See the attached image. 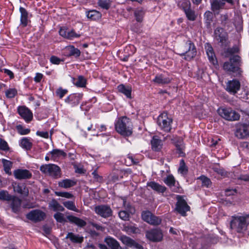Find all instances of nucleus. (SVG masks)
I'll use <instances>...</instances> for the list:
<instances>
[{
  "label": "nucleus",
  "mask_w": 249,
  "mask_h": 249,
  "mask_svg": "<svg viewBox=\"0 0 249 249\" xmlns=\"http://www.w3.org/2000/svg\"><path fill=\"white\" fill-rule=\"evenodd\" d=\"M240 52V47L235 45L232 47L224 49L222 53L224 57L229 59L228 61L223 63V69L226 72L232 74L236 77L241 76L243 72L241 68L242 58L238 54Z\"/></svg>",
  "instance_id": "nucleus-1"
},
{
  "label": "nucleus",
  "mask_w": 249,
  "mask_h": 249,
  "mask_svg": "<svg viewBox=\"0 0 249 249\" xmlns=\"http://www.w3.org/2000/svg\"><path fill=\"white\" fill-rule=\"evenodd\" d=\"M115 126L117 132L122 136H129L132 134V123L126 116L119 118L116 122Z\"/></svg>",
  "instance_id": "nucleus-2"
},
{
  "label": "nucleus",
  "mask_w": 249,
  "mask_h": 249,
  "mask_svg": "<svg viewBox=\"0 0 249 249\" xmlns=\"http://www.w3.org/2000/svg\"><path fill=\"white\" fill-rule=\"evenodd\" d=\"M249 224V214L243 216H232L230 227L237 232H242L247 230Z\"/></svg>",
  "instance_id": "nucleus-3"
},
{
  "label": "nucleus",
  "mask_w": 249,
  "mask_h": 249,
  "mask_svg": "<svg viewBox=\"0 0 249 249\" xmlns=\"http://www.w3.org/2000/svg\"><path fill=\"white\" fill-rule=\"evenodd\" d=\"M179 54L184 56V59L190 61L195 57L196 54V50L194 44L190 40H188L182 45L179 50Z\"/></svg>",
  "instance_id": "nucleus-4"
},
{
  "label": "nucleus",
  "mask_w": 249,
  "mask_h": 249,
  "mask_svg": "<svg viewBox=\"0 0 249 249\" xmlns=\"http://www.w3.org/2000/svg\"><path fill=\"white\" fill-rule=\"evenodd\" d=\"M40 170L43 173L48 175L54 178L61 177V169L59 166L54 164L42 165L40 167Z\"/></svg>",
  "instance_id": "nucleus-5"
},
{
  "label": "nucleus",
  "mask_w": 249,
  "mask_h": 249,
  "mask_svg": "<svg viewBox=\"0 0 249 249\" xmlns=\"http://www.w3.org/2000/svg\"><path fill=\"white\" fill-rule=\"evenodd\" d=\"M146 238L151 242H160L163 239L162 230L159 228H153L145 231Z\"/></svg>",
  "instance_id": "nucleus-6"
},
{
  "label": "nucleus",
  "mask_w": 249,
  "mask_h": 249,
  "mask_svg": "<svg viewBox=\"0 0 249 249\" xmlns=\"http://www.w3.org/2000/svg\"><path fill=\"white\" fill-rule=\"evenodd\" d=\"M214 34L215 38L220 43L221 46L226 47L230 45L228 34L224 31L223 28H216L214 31Z\"/></svg>",
  "instance_id": "nucleus-7"
},
{
  "label": "nucleus",
  "mask_w": 249,
  "mask_h": 249,
  "mask_svg": "<svg viewBox=\"0 0 249 249\" xmlns=\"http://www.w3.org/2000/svg\"><path fill=\"white\" fill-rule=\"evenodd\" d=\"M218 113L222 118L228 121H236L240 118V115L230 108H220L218 109Z\"/></svg>",
  "instance_id": "nucleus-8"
},
{
  "label": "nucleus",
  "mask_w": 249,
  "mask_h": 249,
  "mask_svg": "<svg viewBox=\"0 0 249 249\" xmlns=\"http://www.w3.org/2000/svg\"><path fill=\"white\" fill-rule=\"evenodd\" d=\"M172 119L169 118L167 113L163 112L158 118L157 123L160 128L166 132H169L171 129Z\"/></svg>",
  "instance_id": "nucleus-9"
},
{
  "label": "nucleus",
  "mask_w": 249,
  "mask_h": 249,
  "mask_svg": "<svg viewBox=\"0 0 249 249\" xmlns=\"http://www.w3.org/2000/svg\"><path fill=\"white\" fill-rule=\"evenodd\" d=\"M142 218L145 222L152 225H159L161 222L160 218L154 215L148 211L142 212Z\"/></svg>",
  "instance_id": "nucleus-10"
},
{
  "label": "nucleus",
  "mask_w": 249,
  "mask_h": 249,
  "mask_svg": "<svg viewBox=\"0 0 249 249\" xmlns=\"http://www.w3.org/2000/svg\"><path fill=\"white\" fill-rule=\"evenodd\" d=\"M46 217V213L40 210H34L26 214L29 220L34 222H38L43 220Z\"/></svg>",
  "instance_id": "nucleus-11"
},
{
  "label": "nucleus",
  "mask_w": 249,
  "mask_h": 249,
  "mask_svg": "<svg viewBox=\"0 0 249 249\" xmlns=\"http://www.w3.org/2000/svg\"><path fill=\"white\" fill-rule=\"evenodd\" d=\"M177 199L178 201L176 204V210L182 216H185L186 213L190 211V207L182 196L178 195L177 196Z\"/></svg>",
  "instance_id": "nucleus-12"
},
{
  "label": "nucleus",
  "mask_w": 249,
  "mask_h": 249,
  "mask_svg": "<svg viewBox=\"0 0 249 249\" xmlns=\"http://www.w3.org/2000/svg\"><path fill=\"white\" fill-rule=\"evenodd\" d=\"M240 83L237 79L229 80L226 83L225 90L231 94L234 95L240 89Z\"/></svg>",
  "instance_id": "nucleus-13"
},
{
  "label": "nucleus",
  "mask_w": 249,
  "mask_h": 249,
  "mask_svg": "<svg viewBox=\"0 0 249 249\" xmlns=\"http://www.w3.org/2000/svg\"><path fill=\"white\" fill-rule=\"evenodd\" d=\"M95 213L100 216L107 218L112 215V210L110 207L107 205H99L94 209Z\"/></svg>",
  "instance_id": "nucleus-14"
},
{
  "label": "nucleus",
  "mask_w": 249,
  "mask_h": 249,
  "mask_svg": "<svg viewBox=\"0 0 249 249\" xmlns=\"http://www.w3.org/2000/svg\"><path fill=\"white\" fill-rule=\"evenodd\" d=\"M119 239L122 241V242L126 246L136 248L137 249H143V247L140 244L136 242L134 240L131 239V238L126 236V235H122L120 237Z\"/></svg>",
  "instance_id": "nucleus-15"
},
{
  "label": "nucleus",
  "mask_w": 249,
  "mask_h": 249,
  "mask_svg": "<svg viewBox=\"0 0 249 249\" xmlns=\"http://www.w3.org/2000/svg\"><path fill=\"white\" fill-rule=\"evenodd\" d=\"M235 135L240 139L249 136V123L240 124L235 132Z\"/></svg>",
  "instance_id": "nucleus-16"
},
{
  "label": "nucleus",
  "mask_w": 249,
  "mask_h": 249,
  "mask_svg": "<svg viewBox=\"0 0 249 249\" xmlns=\"http://www.w3.org/2000/svg\"><path fill=\"white\" fill-rule=\"evenodd\" d=\"M13 174L15 177L18 179H26L30 178L32 176V173L28 170L18 169L15 170Z\"/></svg>",
  "instance_id": "nucleus-17"
},
{
  "label": "nucleus",
  "mask_w": 249,
  "mask_h": 249,
  "mask_svg": "<svg viewBox=\"0 0 249 249\" xmlns=\"http://www.w3.org/2000/svg\"><path fill=\"white\" fill-rule=\"evenodd\" d=\"M18 112L20 116L27 122H30L33 118L31 111L25 107H20L18 108Z\"/></svg>",
  "instance_id": "nucleus-18"
},
{
  "label": "nucleus",
  "mask_w": 249,
  "mask_h": 249,
  "mask_svg": "<svg viewBox=\"0 0 249 249\" xmlns=\"http://www.w3.org/2000/svg\"><path fill=\"white\" fill-rule=\"evenodd\" d=\"M14 190L15 192L22 195L24 196H27L29 195V190L28 188L24 183H18L14 182L12 184Z\"/></svg>",
  "instance_id": "nucleus-19"
},
{
  "label": "nucleus",
  "mask_w": 249,
  "mask_h": 249,
  "mask_svg": "<svg viewBox=\"0 0 249 249\" xmlns=\"http://www.w3.org/2000/svg\"><path fill=\"white\" fill-rule=\"evenodd\" d=\"M219 21L224 29L229 30L232 27V22L228 13L221 14L219 18Z\"/></svg>",
  "instance_id": "nucleus-20"
},
{
  "label": "nucleus",
  "mask_w": 249,
  "mask_h": 249,
  "mask_svg": "<svg viewBox=\"0 0 249 249\" xmlns=\"http://www.w3.org/2000/svg\"><path fill=\"white\" fill-rule=\"evenodd\" d=\"M82 97V94L80 93L71 94L65 99V102L71 104L72 107L77 106L79 104Z\"/></svg>",
  "instance_id": "nucleus-21"
},
{
  "label": "nucleus",
  "mask_w": 249,
  "mask_h": 249,
  "mask_svg": "<svg viewBox=\"0 0 249 249\" xmlns=\"http://www.w3.org/2000/svg\"><path fill=\"white\" fill-rule=\"evenodd\" d=\"M225 2L221 0H213L211 2V10L215 15L219 14V10L223 9Z\"/></svg>",
  "instance_id": "nucleus-22"
},
{
  "label": "nucleus",
  "mask_w": 249,
  "mask_h": 249,
  "mask_svg": "<svg viewBox=\"0 0 249 249\" xmlns=\"http://www.w3.org/2000/svg\"><path fill=\"white\" fill-rule=\"evenodd\" d=\"M152 148L155 151H160L163 145L162 142L157 136H154L151 141Z\"/></svg>",
  "instance_id": "nucleus-23"
},
{
  "label": "nucleus",
  "mask_w": 249,
  "mask_h": 249,
  "mask_svg": "<svg viewBox=\"0 0 249 249\" xmlns=\"http://www.w3.org/2000/svg\"><path fill=\"white\" fill-rule=\"evenodd\" d=\"M67 218L70 223L74 224L80 227H83L87 224L84 220L74 216L68 215L67 216Z\"/></svg>",
  "instance_id": "nucleus-24"
},
{
  "label": "nucleus",
  "mask_w": 249,
  "mask_h": 249,
  "mask_svg": "<svg viewBox=\"0 0 249 249\" xmlns=\"http://www.w3.org/2000/svg\"><path fill=\"white\" fill-rule=\"evenodd\" d=\"M12 200L11 207L12 209V211L14 213H18L19 212L20 209V206L21 204V200L19 198L17 197L12 196Z\"/></svg>",
  "instance_id": "nucleus-25"
},
{
  "label": "nucleus",
  "mask_w": 249,
  "mask_h": 249,
  "mask_svg": "<svg viewBox=\"0 0 249 249\" xmlns=\"http://www.w3.org/2000/svg\"><path fill=\"white\" fill-rule=\"evenodd\" d=\"M19 11L21 14L20 24L23 27H25L27 26L28 23V13L25 8L21 7L19 8Z\"/></svg>",
  "instance_id": "nucleus-26"
},
{
  "label": "nucleus",
  "mask_w": 249,
  "mask_h": 249,
  "mask_svg": "<svg viewBox=\"0 0 249 249\" xmlns=\"http://www.w3.org/2000/svg\"><path fill=\"white\" fill-rule=\"evenodd\" d=\"M66 238L70 239L72 242L74 243H81L84 241V237L83 236L74 234L72 232H68Z\"/></svg>",
  "instance_id": "nucleus-27"
},
{
  "label": "nucleus",
  "mask_w": 249,
  "mask_h": 249,
  "mask_svg": "<svg viewBox=\"0 0 249 249\" xmlns=\"http://www.w3.org/2000/svg\"><path fill=\"white\" fill-rule=\"evenodd\" d=\"M107 244L111 249H123L120 245L119 242L112 237H107L105 239Z\"/></svg>",
  "instance_id": "nucleus-28"
},
{
  "label": "nucleus",
  "mask_w": 249,
  "mask_h": 249,
  "mask_svg": "<svg viewBox=\"0 0 249 249\" xmlns=\"http://www.w3.org/2000/svg\"><path fill=\"white\" fill-rule=\"evenodd\" d=\"M76 184V181L70 179H65L58 182V186L64 188H71Z\"/></svg>",
  "instance_id": "nucleus-29"
},
{
  "label": "nucleus",
  "mask_w": 249,
  "mask_h": 249,
  "mask_svg": "<svg viewBox=\"0 0 249 249\" xmlns=\"http://www.w3.org/2000/svg\"><path fill=\"white\" fill-rule=\"evenodd\" d=\"M48 204L49 207L54 211L63 212L64 211V207L54 199H53Z\"/></svg>",
  "instance_id": "nucleus-30"
},
{
  "label": "nucleus",
  "mask_w": 249,
  "mask_h": 249,
  "mask_svg": "<svg viewBox=\"0 0 249 249\" xmlns=\"http://www.w3.org/2000/svg\"><path fill=\"white\" fill-rule=\"evenodd\" d=\"M153 82L158 84H166L170 82L171 79L168 77H164L162 74H159L156 76Z\"/></svg>",
  "instance_id": "nucleus-31"
},
{
  "label": "nucleus",
  "mask_w": 249,
  "mask_h": 249,
  "mask_svg": "<svg viewBox=\"0 0 249 249\" xmlns=\"http://www.w3.org/2000/svg\"><path fill=\"white\" fill-rule=\"evenodd\" d=\"M147 186L151 189L156 191L158 192L163 193L166 190V187L160 185L155 182H150L147 183Z\"/></svg>",
  "instance_id": "nucleus-32"
},
{
  "label": "nucleus",
  "mask_w": 249,
  "mask_h": 249,
  "mask_svg": "<svg viewBox=\"0 0 249 249\" xmlns=\"http://www.w3.org/2000/svg\"><path fill=\"white\" fill-rule=\"evenodd\" d=\"M87 17L91 20H98L101 17V14L96 10H91L87 12Z\"/></svg>",
  "instance_id": "nucleus-33"
},
{
  "label": "nucleus",
  "mask_w": 249,
  "mask_h": 249,
  "mask_svg": "<svg viewBox=\"0 0 249 249\" xmlns=\"http://www.w3.org/2000/svg\"><path fill=\"white\" fill-rule=\"evenodd\" d=\"M118 90L125 95L127 97L131 98V88L128 86L125 87L124 85H120L118 87Z\"/></svg>",
  "instance_id": "nucleus-34"
},
{
  "label": "nucleus",
  "mask_w": 249,
  "mask_h": 249,
  "mask_svg": "<svg viewBox=\"0 0 249 249\" xmlns=\"http://www.w3.org/2000/svg\"><path fill=\"white\" fill-rule=\"evenodd\" d=\"M1 161L3 163L4 170L5 173L8 175H11L10 170L12 166V162L5 159H2Z\"/></svg>",
  "instance_id": "nucleus-35"
},
{
  "label": "nucleus",
  "mask_w": 249,
  "mask_h": 249,
  "mask_svg": "<svg viewBox=\"0 0 249 249\" xmlns=\"http://www.w3.org/2000/svg\"><path fill=\"white\" fill-rule=\"evenodd\" d=\"M20 145L22 148L28 150L31 148L32 144L28 138H23L21 140Z\"/></svg>",
  "instance_id": "nucleus-36"
},
{
  "label": "nucleus",
  "mask_w": 249,
  "mask_h": 249,
  "mask_svg": "<svg viewBox=\"0 0 249 249\" xmlns=\"http://www.w3.org/2000/svg\"><path fill=\"white\" fill-rule=\"evenodd\" d=\"M134 15L136 20L138 22H141L142 20L144 12L142 9H138L135 11Z\"/></svg>",
  "instance_id": "nucleus-37"
},
{
  "label": "nucleus",
  "mask_w": 249,
  "mask_h": 249,
  "mask_svg": "<svg viewBox=\"0 0 249 249\" xmlns=\"http://www.w3.org/2000/svg\"><path fill=\"white\" fill-rule=\"evenodd\" d=\"M74 84L78 87H84L86 84V80L83 76H79L75 80Z\"/></svg>",
  "instance_id": "nucleus-38"
},
{
  "label": "nucleus",
  "mask_w": 249,
  "mask_h": 249,
  "mask_svg": "<svg viewBox=\"0 0 249 249\" xmlns=\"http://www.w3.org/2000/svg\"><path fill=\"white\" fill-rule=\"evenodd\" d=\"M64 206L70 210H71L76 212H78V210L76 208L73 202L71 201H67L63 202Z\"/></svg>",
  "instance_id": "nucleus-39"
},
{
  "label": "nucleus",
  "mask_w": 249,
  "mask_h": 249,
  "mask_svg": "<svg viewBox=\"0 0 249 249\" xmlns=\"http://www.w3.org/2000/svg\"><path fill=\"white\" fill-rule=\"evenodd\" d=\"M178 6L185 11L190 8L191 3L188 0H181L178 2Z\"/></svg>",
  "instance_id": "nucleus-40"
},
{
  "label": "nucleus",
  "mask_w": 249,
  "mask_h": 249,
  "mask_svg": "<svg viewBox=\"0 0 249 249\" xmlns=\"http://www.w3.org/2000/svg\"><path fill=\"white\" fill-rule=\"evenodd\" d=\"M169 139L172 142L174 143L176 147L177 146V144H180L183 142L182 139L180 137H178L177 136H171L170 135H168L165 139Z\"/></svg>",
  "instance_id": "nucleus-41"
},
{
  "label": "nucleus",
  "mask_w": 249,
  "mask_h": 249,
  "mask_svg": "<svg viewBox=\"0 0 249 249\" xmlns=\"http://www.w3.org/2000/svg\"><path fill=\"white\" fill-rule=\"evenodd\" d=\"M184 12L186 14L187 18L189 20L194 21L196 19V16L195 14V13L193 10H191L190 8H189L187 10H185Z\"/></svg>",
  "instance_id": "nucleus-42"
},
{
  "label": "nucleus",
  "mask_w": 249,
  "mask_h": 249,
  "mask_svg": "<svg viewBox=\"0 0 249 249\" xmlns=\"http://www.w3.org/2000/svg\"><path fill=\"white\" fill-rule=\"evenodd\" d=\"M98 4L102 8L107 10L110 7V2L109 0H99Z\"/></svg>",
  "instance_id": "nucleus-43"
},
{
  "label": "nucleus",
  "mask_w": 249,
  "mask_h": 249,
  "mask_svg": "<svg viewBox=\"0 0 249 249\" xmlns=\"http://www.w3.org/2000/svg\"><path fill=\"white\" fill-rule=\"evenodd\" d=\"M12 199V196L8 194L7 191H0V199L9 201Z\"/></svg>",
  "instance_id": "nucleus-44"
},
{
  "label": "nucleus",
  "mask_w": 249,
  "mask_h": 249,
  "mask_svg": "<svg viewBox=\"0 0 249 249\" xmlns=\"http://www.w3.org/2000/svg\"><path fill=\"white\" fill-rule=\"evenodd\" d=\"M51 154L53 156L55 157H59L61 156L65 157L67 155L66 153L64 152L63 151L57 149L53 150L51 152Z\"/></svg>",
  "instance_id": "nucleus-45"
},
{
  "label": "nucleus",
  "mask_w": 249,
  "mask_h": 249,
  "mask_svg": "<svg viewBox=\"0 0 249 249\" xmlns=\"http://www.w3.org/2000/svg\"><path fill=\"white\" fill-rule=\"evenodd\" d=\"M198 179L201 181L202 185L203 186L209 187L212 184L211 180L205 176H201Z\"/></svg>",
  "instance_id": "nucleus-46"
},
{
  "label": "nucleus",
  "mask_w": 249,
  "mask_h": 249,
  "mask_svg": "<svg viewBox=\"0 0 249 249\" xmlns=\"http://www.w3.org/2000/svg\"><path fill=\"white\" fill-rule=\"evenodd\" d=\"M178 172L180 173L184 174L187 172L188 169L185 165V163L183 160H181L180 161L179 167L178 169Z\"/></svg>",
  "instance_id": "nucleus-47"
},
{
  "label": "nucleus",
  "mask_w": 249,
  "mask_h": 249,
  "mask_svg": "<svg viewBox=\"0 0 249 249\" xmlns=\"http://www.w3.org/2000/svg\"><path fill=\"white\" fill-rule=\"evenodd\" d=\"M17 94V90L15 89H9L5 91V95L8 98H14Z\"/></svg>",
  "instance_id": "nucleus-48"
},
{
  "label": "nucleus",
  "mask_w": 249,
  "mask_h": 249,
  "mask_svg": "<svg viewBox=\"0 0 249 249\" xmlns=\"http://www.w3.org/2000/svg\"><path fill=\"white\" fill-rule=\"evenodd\" d=\"M204 17L207 23L210 24V23L213 21V15L212 12L211 11H206L204 14Z\"/></svg>",
  "instance_id": "nucleus-49"
},
{
  "label": "nucleus",
  "mask_w": 249,
  "mask_h": 249,
  "mask_svg": "<svg viewBox=\"0 0 249 249\" xmlns=\"http://www.w3.org/2000/svg\"><path fill=\"white\" fill-rule=\"evenodd\" d=\"M123 205L125 208L127 212H129L131 214H133L135 213V209L130 205L129 203H127L124 199L123 200Z\"/></svg>",
  "instance_id": "nucleus-50"
},
{
  "label": "nucleus",
  "mask_w": 249,
  "mask_h": 249,
  "mask_svg": "<svg viewBox=\"0 0 249 249\" xmlns=\"http://www.w3.org/2000/svg\"><path fill=\"white\" fill-rule=\"evenodd\" d=\"M130 213L126 211H121L119 213V216L122 220L126 221L129 220Z\"/></svg>",
  "instance_id": "nucleus-51"
},
{
  "label": "nucleus",
  "mask_w": 249,
  "mask_h": 249,
  "mask_svg": "<svg viewBox=\"0 0 249 249\" xmlns=\"http://www.w3.org/2000/svg\"><path fill=\"white\" fill-rule=\"evenodd\" d=\"M53 217L58 222L63 223L66 222L64 214L62 213H56L54 214Z\"/></svg>",
  "instance_id": "nucleus-52"
},
{
  "label": "nucleus",
  "mask_w": 249,
  "mask_h": 249,
  "mask_svg": "<svg viewBox=\"0 0 249 249\" xmlns=\"http://www.w3.org/2000/svg\"><path fill=\"white\" fill-rule=\"evenodd\" d=\"M164 182L168 186H174L175 183V179L173 176L170 175L164 179Z\"/></svg>",
  "instance_id": "nucleus-53"
},
{
  "label": "nucleus",
  "mask_w": 249,
  "mask_h": 249,
  "mask_svg": "<svg viewBox=\"0 0 249 249\" xmlns=\"http://www.w3.org/2000/svg\"><path fill=\"white\" fill-rule=\"evenodd\" d=\"M67 35V38L69 39H72L74 38L78 37L80 36V35L76 34L74 30H70L69 29Z\"/></svg>",
  "instance_id": "nucleus-54"
},
{
  "label": "nucleus",
  "mask_w": 249,
  "mask_h": 249,
  "mask_svg": "<svg viewBox=\"0 0 249 249\" xmlns=\"http://www.w3.org/2000/svg\"><path fill=\"white\" fill-rule=\"evenodd\" d=\"M55 194L57 196L64 197L67 198H71L73 196L69 192H55Z\"/></svg>",
  "instance_id": "nucleus-55"
},
{
  "label": "nucleus",
  "mask_w": 249,
  "mask_h": 249,
  "mask_svg": "<svg viewBox=\"0 0 249 249\" xmlns=\"http://www.w3.org/2000/svg\"><path fill=\"white\" fill-rule=\"evenodd\" d=\"M70 54L71 55H74L76 57L79 56L80 54V51L77 48H75L73 46H71L69 48Z\"/></svg>",
  "instance_id": "nucleus-56"
},
{
  "label": "nucleus",
  "mask_w": 249,
  "mask_h": 249,
  "mask_svg": "<svg viewBox=\"0 0 249 249\" xmlns=\"http://www.w3.org/2000/svg\"><path fill=\"white\" fill-rule=\"evenodd\" d=\"M207 54L210 61L212 63H213V65H214L215 63H217V62L216 60V56L213 51L212 52L208 53Z\"/></svg>",
  "instance_id": "nucleus-57"
},
{
  "label": "nucleus",
  "mask_w": 249,
  "mask_h": 249,
  "mask_svg": "<svg viewBox=\"0 0 249 249\" xmlns=\"http://www.w3.org/2000/svg\"><path fill=\"white\" fill-rule=\"evenodd\" d=\"M177 153L180 156H184L185 154L183 152L184 146L183 144V142L180 144H177Z\"/></svg>",
  "instance_id": "nucleus-58"
},
{
  "label": "nucleus",
  "mask_w": 249,
  "mask_h": 249,
  "mask_svg": "<svg viewBox=\"0 0 249 249\" xmlns=\"http://www.w3.org/2000/svg\"><path fill=\"white\" fill-rule=\"evenodd\" d=\"M213 169L215 172L222 176H225L227 174L226 172H225V171L223 168H221L218 166L213 167Z\"/></svg>",
  "instance_id": "nucleus-59"
},
{
  "label": "nucleus",
  "mask_w": 249,
  "mask_h": 249,
  "mask_svg": "<svg viewBox=\"0 0 249 249\" xmlns=\"http://www.w3.org/2000/svg\"><path fill=\"white\" fill-rule=\"evenodd\" d=\"M124 230L127 232L137 233L138 232V228L134 226H125Z\"/></svg>",
  "instance_id": "nucleus-60"
},
{
  "label": "nucleus",
  "mask_w": 249,
  "mask_h": 249,
  "mask_svg": "<svg viewBox=\"0 0 249 249\" xmlns=\"http://www.w3.org/2000/svg\"><path fill=\"white\" fill-rule=\"evenodd\" d=\"M0 149L3 151H6L9 149L7 142L2 139H0Z\"/></svg>",
  "instance_id": "nucleus-61"
},
{
  "label": "nucleus",
  "mask_w": 249,
  "mask_h": 249,
  "mask_svg": "<svg viewBox=\"0 0 249 249\" xmlns=\"http://www.w3.org/2000/svg\"><path fill=\"white\" fill-rule=\"evenodd\" d=\"M68 92L67 89H64L61 88H59L56 91V94L57 96H58L60 98L63 97V96L66 94Z\"/></svg>",
  "instance_id": "nucleus-62"
},
{
  "label": "nucleus",
  "mask_w": 249,
  "mask_h": 249,
  "mask_svg": "<svg viewBox=\"0 0 249 249\" xmlns=\"http://www.w3.org/2000/svg\"><path fill=\"white\" fill-rule=\"evenodd\" d=\"M18 130L19 133L21 135H26L28 134L30 132V129H24L22 126L18 125L17 126Z\"/></svg>",
  "instance_id": "nucleus-63"
},
{
  "label": "nucleus",
  "mask_w": 249,
  "mask_h": 249,
  "mask_svg": "<svg viewBox=\"0 0 249 249\" xmlns=\"http://www.w3.org/2000/svg\"><path fill=\"white\" fill-rule=\"evenodd\" d=\"M68 29L65 28H61L59 30V34L61 36L67 38Z\"/></svg>",
  "instance_id": "nucleus-64"
}]
</instances>
